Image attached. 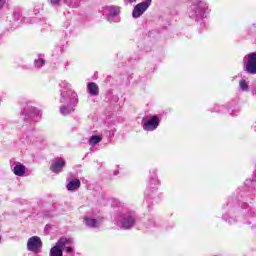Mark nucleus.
Returning <instances> with one entry per match:
<instances>
[{
	"label": "nucleus",
	"instance_id": "21",
	"mask_svg": "<svg viewBox=\"0 0 256 256\" xmlns=\"http://www.w3.org/2000/svg\"><path fill=\"white\" fill-rule=\"evenodd\" d=\"M128 3H137V0H127Z\"/></svg>",
	"mask_w": 256,
	"mask_h": 256
},
{
	"label": "nucleus",
	"instance_id": "15",
	"mask_svg": "<svg viewBox=\"0 0 256 256\" xmlns=\"http://www.w3.org/2000/svg\"><path fill=\"white\" fill-rule=\"evenodd\" d=\"M88 91H89L90 95L97 96V95H99V86H97V84H95V82H90V83H88Z\"/></svg>",
	"mask_w": 256,
	"mask_h": 256
},
{
	"label": "nucleus",
	"instance_id": "9",
	"mask_svg": "<svg viewBox=\"0 0 256 256\" xmlns=\"http://www.w3.org/2000/svg\"><path fill=\"white\" fill-rule=\"evenodd\" d=\"M159 127V117L152 116L150 119L144 122V131H155Z\"/></svg>",
	"mask_w": 256,
	"mask_h": 256
},
{
	"label": "nucleus",
	"instance_id": "17",
	"mask_svg": "<svg viewBox=\"0 0 256 256\" xmlns=\"http://www.w3.org/2000/svg\"><path fill=\"white\" fill-rule=\"evenodd\" d=\"M103 138L101 137V136H97V135H94V136H92L91 138H90V140H89V144L90 145H97V143H101V140H102Z\"/></svg>",
	"mask_w": 256,
	"mask_h": 256
},
{
	"label": "nucleus",
	"instance_id": "10",
	"mask_svg": "<svg viewBox=\"0 0 256 256\" xmlns=\"http://www.w3.org/2000/svg\"><path fill=\"white\" fill-rule=\"evenodd\" d=\"M65 167V159L57 158L50 167L52 173H61Z\"/></svg>",
	"mask_w": 256,
	"mask_h": 256
},
{
	"label": "nucleus",
	"instance_id": "13",
	"mask_svg": "<svg viewBox=\"0 0 256 256\" xmlns=\"http://www.w3.org/2000/svg\"><path fill=\"white\" fill-rule=\"evenodd\" d=\"M51 5H61V3H66L70 7H77L79 5V0H50Z\"/></svg>",
	"mask_w": 256,
	"mask_h": 256
},
{
	"label": "nucleus",
	"instance_id": "8",
	"mask_svg": "<svg viewBox=\"0 0 256 256\" xmlns=\"http://www.w3.org/2000/svg\"><path fill=\"white\" fill-rule=\"evenodd\" d=\"M150 6L151 0H145L144 2L137 4L132 12V17L135 19L141 17V15H143V13H145Z\"/></svg>",
	"mask_w": 256,
	"mask_h": 256
},
{
	"label": "nucleus",
	"instance_id": "18",
	"mask_svg": "<svg viewBox=\"0 0 256 256\" xmlns=\"http://www.w3.org/2000/svg\"><path fill=\"white\" fill-rule=\"evenodd\" d=\"M43 65H45V60L43 59H38L35 60V67H37L38 69H41V67H43Z\"/></svg>",
	"mask_w": 256,
	"mask_h": 256
},
{
	"label": "nucleus",
	"instance_id": "6",
	"mask_svg": "<svg viewBox=\"0 0 256 256\" xmlns=\"http://www.w3.org/2000/svg\"><path fill=\"white\" fill-rule=\"evenodd\" d=\"M243 69L250 75H256V53H250L243 58Z\"/></svg>",
	"mask_w": 256,
	"mask_h": 256
},
{
	"label": "nucleus",
	"instance_id": "4",
	"mask_svg": "<svg viewBox=\"0 0 256 256\" xmlns=\"http://www.w3.org/2000/svg\"><path fill=\"white\" fill-rule=\"evenodd\" d=\"M115 224L120 229H131L135 225V215L132 213L122 214L115 219Z\"/></svg>",
	"mask_w": 256,
	"mask_h": 256
},
{
	"label": "nucleus",
	"instance_id": "12",
	"mask_svg": "<svg viewBox=\"0 0 256 256\" xmlns=\"http://www.w3.org/2000/svg\"><path fill=\"white\" fill-rule=\"evenodd\" d=\"M101 219H95L91 216L84 217V223L86 227H90L91 229H95V227H99L101 225Z\"/></svg>",
	"mask_w": 256,
	"mask_h": 256
},
{
	"label": "nucleus",
	"instance_id": "22",
	"mask_svg": "<svg viewBox=\"0 0 256 256\" xmlns=\"http://www.w3.org/2000/svg\"><path fill=\"white\" fill-rule=\"evenodd\" d=\"M153 180H154V183H157V178L155 177V175L153 176Z\"/></svg>",
	"mask_w": 256,
	"mask_h": 256
},
{
	"label": "nucleus",
	"instance_id": "14",
	"mask_svg": "<svg viewBox=\"0 0 256 256\" xmlns=\"http://www.w3.org/2000/svg\"><path fill=\"white\" fill-rule=\"evenodd\" d=\"M66 187L68 191H77L81 187V181L79 179L70 180Z\"/></svg>",
	"mask_w": 256,
	"mask_h": 256
},
{
	"label": "nucleus",
	"instance_id": "2",
	"mask_svg": "<svg viewBox=\"0 0 256 256\" xmlns=\"http://www.w3.org/2000/svg\"><path fill=\"white\" fill-rule=\"evenodd\" d=\"M71 243H73L72 239L60 238L55 246L50 249L49 256H63V251L67 253L73 252Z\"/></svg>",
	"mask_w": 256,
	"mask_h": 256
},
{
	"label": "nucleus",
	"instance_id": "11",
	"mask_svg": "<svg viewBox=\"0 0 256 256\" xmlns=\"http://www.w3.org/2000/svg\"><path fill=\"white\" fill-rule=\"evenodd\" d=\"M12 171H13L14 175H16L17 177H23L25 175V173H27V168L22 163L16 162L12 166Z\"/></svg>",
	"mask_w": 256,
	"mask_h": 256
},
{
	"label": "nucleus",
	"instance_id": "7",
	"mask_svg": "<svg viewBox=\"0 0 256 256\" xmlns=\"http://www.w3.org/2000/svg\"><path fill=\"white\" fill-rule=\"evenodd\" d=\"M41 249H43V241L39 236H32L27 241V251L34 253H41Z\"/></svg>",
	"mask_w": 256,
	"mask_h": 256
},
{
	"label": "nucleus",
	"instance_id": "20",
	"mask_svg": "<svg viewBox=\"0 0 256 256\" xmlns=\"http://www.w3.org/2000/svg\"><path fill=\"white\" fill-rule=\"evenodd\" d=\"M5 3H7V0H0V9H3V7H5Z\"/></svg>",
	"mask_w": 256,
	"mask_h": 256
},
{
	"label": "nucleus",
	"instance_id": "5",
	"mask_svg": "<svg viewBox=\"0 0 256 256\" xmlns=\"http://www.w3.org/2000/svg\"><path fill=\"white\" fill-rule=\"evenodd\" d=\"M104 15L107 17L109 23H119L121 18V8L119 6H106L103 10Z\"/></svg>",
	"mask_w": 256,
	"mask_h": 256
},
{
	"label": "nucleus",
	"instance_id": "16",
	"mask_svg": "<svg viewBox=\"0 0 256 256\" xmlns=\"http://www.w3.org/2000/svg\"><path fill=\"white\" fill-rule=\"evenodd\" d=\"M239 88L241 89V91H244V92L249 91V82L245 79H241L239 81Z\"/></svg>",
	"mask_w": 256,
	"mask_h": 256
},
{
	"label": "nucleus",
	"instance_id": "1",
	"mask_svg": "<svg viewBox=\"0 0 256 256\" xmlns=\"http://www.w3.org/2000/svg\"><path fill=\"white\" fill-rule=\"evenodd\" d=\"M60 103H63L60 106L61 115H70V113L75 111V104L79 103L77 92L73 90L62 91Z\"/></svg>",
	"mask_w": 256,
	"mask_h": 256
},
{
	"label": "nucleus",
	"instance_id": "19",
	"mask_svg": "<svg viewBox=\"0 0 256 256\" xmlns=\"http://www.w3.org/2000/svg\"><path fill=\"white\" fill-rule=\"evenodd\" d=\"M60 87H62V89H69V87H71V84H69V82L67 81H62L60 83Z\"/></svg>",
	"mask_w": 256,
	"mask_h": 256
},
{
	"label": "nucleus",
	"instance_id": "3",
	"mask_svg": "<svg viewBox=\"0 0 256 256\" xmlns=\"http://www.w3.org/2000/svg\"><path fill=\"white\" fill-rule=\"evenodd\" d=\"M207 9H209V6L203 1L194 3L190 7L189 17H191V19H203L205 17V13H207Z\"/></svg>",
	"mask_w": 256,
	"mask_h": 256
},
{
	"label": "nucleus",
	"instance_id": "23",
	"mask_svg": "<svg viewBox=\"0 0 256 256\" xmlns=\"http://www.w3.org/2000/svg\"><path fill=\"white\" fill-rule=\"evenodd\" d=\"M0 241H1V236H0Z\"/></svg>",
	"mask_w": 256,
	"mask_h": 256
}]
</instances>
